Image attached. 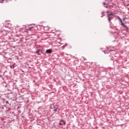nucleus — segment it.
<instances>
[{"label": "nucleus", "instance_id": "nucleus-1", "mask_svg": "<svg viewBox=\"0 0 129 129\" xmlns=\"http://www.w3.org/2000/svg\"><path fill=\"white\" fill-rule=\"evenodd\" d=\"M108 18V20L109 22V23H111V22H110V21H111V20H112V19H113V16H107Z\"/></svg>", "mask_w": 129, "mask_h": 129}, {"label": "nucleus", "instance_id": "nucleus-2", "mask_svg": "<svg viewBox=\"0 0 129 129\" xmlns=\"http://www.w3.org/2000/svg\"><path fill=\"white\" fill-rule=\"evenodd\" d=\"M36 54H38L39 55H41V53H42V50L41 49H38L36 51Z\"/></svg>", "mask_w": 129, "mask_h": 129}, {"label": "nucleus", "instance_id": "nucleus-3", "mask_svg": "<svg viewBox=\"0 0 129 129\" xmlns=\"http://www.w3.org/2000/svg\"><path fill=\"white\" fill-rule=\"evenodd\" d=\"M46 52L47 53V54H51V53L52 52V49H47L46 50Z\"/></svg>", "mask_w": 129, "mask_h": 129}, {"label": "nucleus", "instance_id": "nucleus-4", "mask_svg": "<svg viewBox=\"0 0 129 129\" xmlns=\"http://www.w3.org/2000/svg\"><path fill=\"white\" fill-rule=\"evenodd\" d=\"M121 26H123L124 28H125V25H124V23L122 22V21H121Z\"/></svg>", "mask_w": 129, "mask_h": 129}, {"label": "nucleus", "instance_id": "nucleus-5", "mask_svg": "<svg viewBox=\"0 0 129 129\" xmlns=\"http://www.w3.org/2000/svg\"><path fill=\"white\" fill-rule=\"evenodd\" d=\"M112 7V6H105V8H106V9H111Z\"/></svg>", "mask_w": 129, "mask_h": 129}, {"label": "nucleus", "instance_id": "nucleus-6", "mask_svg": "<svg viewBox=\"0 0 129 129\" xmlns=\"http://www.w3.org/2000/svg\"><path fill=\"white\" fill-rule=\"evenodd\" d=\"M107 14H108L107 17H110L111 16H112V15H113V13L109 14L108 12H107Z\"/></svg>", "mask_w": 129, "mask_h": 129}, {"label": "nucleus", "instance_id": "nucleus-7", "mask_svg": "<svg viewBox=\"0 0 129 129\" xmlns=\"http://www.w3.org/2000/svg\"><path fill=\"white\" fill-rule=\"evenodd\" d=\"M62 122H63V123H62V124H63L64 125H65V124H66V123L65 122H64V121L61 120Z\"/></svg>", "mask_w": 129, "mask_h": 129}, {"label": "nucleus", "instance_id": "nucleus-8", "mask_svg": "<svg viewBox=\"0 0 129 129\" xmlns=\"http://www.w3.org/2000/svg\"><path fill=\"white\" fill-rule=\"evenodd\" d=\"M11 68H13V69H14V68H15V64H13V66H11Z\"/></svg>", "mask_w": 129, "mask_h": 129}, {"label": "nucleus", "instance_id": "nucleus-9", "mask_svg": "<svg viewBox=\"0 0 129 129\" xmlns=\"http://www.w3.org/2000/svg\"><path fill=\"white\" fill-rule=\"evenodd\" d=\"M4 1H5V0H0V3H3V2H4Z\"/></svg>", "mask_w": 129, "mask_h": 129}, {"label": "nucleus", "instance_id": "nucleus-10", "mask_svg": "<svg viewBox=\"0 0 129 129\" xmlns=\"http://www.w3.org/2000/svg\"><path fill=\"white\" fill-rule=\"evenodd\" d=\"M103 4L104 5V6H105V2L103 3Z\"/></svg>", "mask_w": 129, "mask_h": 129}, {"label": "nucleus", "instance_id": "nucleus-11", "mask_svg": "<svg viewBox=\"0 0 129 129\" xmlns=\"http://www.w3.org/2000/svg\"><path fill=\"white\" fill-rule=\"evenodd\" d=\"M119 21H120V23H121V22H122V21H121V19H120Z\"/></svg>", "mask_w": 129, "mask_h": 129}, {"label": "nucleus", "instance_id": "nucleus-12", "mask_svg": "<svg viewBox=\"0 0 129 129\" xmlns=\"http://www.w3.org/2000/svg\"><path fill=\"white\" fill-rule=\"evenodd\" d=\"M7 103H9V102L8 101H6Z\"/></svg>", "mask_w": 129, "mask_h": 129}, {"label": "nucleus", "instance_id": "nucleus-13", "mask_svg": "<svg viewBox=\"0 0 129 129\" xmlns=\"http://www.w3.org/2000/svg\"><path fill=\"white\" fill-rule=\"evenodd\" d=\"M54 111H56V109H54Z\"/></svg>", "mask_w": 129, "mask_h": 129}]
</instances>
